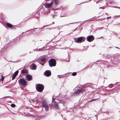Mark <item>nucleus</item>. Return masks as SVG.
<instances>
[{
    "instance_id": "nucleus-1",
    "label": "nucleus",
    "mask_w": 120,
    "mask_h": 120,
    "mask_svg": "<svg viewBox=\"0 0 120 120\" xmlns=\"http://www.w3.org/2000/svg\"><path fill=\"white\" fill-rule=\"evenodd\" d=\"M42 105L44 107L46 111H47L49 109V107L50 106V105L47 103L46 102L43 101H42Z\"/></svg>"
},
{
    "instance_id": "nucleus-2",
    "label": "nucleus",
    "mask_w": 120,
    "mask_h": 120,
    "mask_svg": "<svg viewBox=\"0 0 120 120\" xmlns=\"http://www.w3.org/2000/svg\"><path fill=\"white\" fill-rule=\"evenodd\" d=\"M49 64L51 67L55 66L56 62L55 60L53 59L50 60L49 61Z\"/></svg>"
},
{
    "instance_id": "nucleus-3",
    "label": "nucleus",
    "mask_w": 120,
    "mask_h": 120,
    "mask_svg": "<svg viewBox=\"0 0 120 120\" xmlns=\"http://www.w3.org/2000/svg\"><path fill=\"white\" fill-rule=\"evenodd\" d=\"M44 88V86L42 85L39 84L37 85L36 89L38 91L41 92L43 90Z\"/></svg>"
},
{
    "instance_id": "nucleus-4",
    "label": "nucleus",
    "mask_w": 120,
    "mask_h": 120,
    "mask_svg": "<svg viewBox=\"0 0 120 120\" xmlns=\"http://www.w3.org/2000/svg\"><path fill=\"white\" fill-rule=\"evenodd\" d=\"M85 38L84 37H80L77 39H75V42H83L85 41Z\"/></svg>"
},
{
    "instance_id": "nucleus-5",
    "label": "nucleus",
    "mask_w": 120,
    "mask_h": 120,
    "mask_svg": "<svg viewBox=\"0 0 120 120\" xmlns=\"http://www.w3.org/2000/svg\"><path fill=\"white\" fill-rule=\"evenodd\" d=\"M19 83L20 85L21 83L22 85L25 86L26 85V82L24 79H20Z\"/></svg>"
},
{
    "instance_id": "nucleus-6",
    "label": "nucleus",
    "mask_w": 120,
    "mask_h": 120,
    "mask_svg": "<svg viewBox=\"0 0 120 120\" xmlns=\"http://www.w3.org/2000/svg\"><path fill=\"white\" fill-rule=\"evenodd\" d=\"M94 36L92 35H90L88 36L87 38V41L89 42H90L94 40Z\"/></svg>"
},
{
    "instance_id": "nucleus-7",
    "label": "nucleus",
    "mask_w": 120,
    "mask_h": 120,
    "mask_svg": "<svg viewBox=\"0 0 120 120\" xmlns=\"http://www.w3.org/2000/svg\"><path fill=\"white\" fill-rule=\"evenodd\" d=\"M45 75L47 76H49L51 74V71L49 70H46L44 72Z\"/></svg>"
},
{
    "instance_id": "nucleus-8",
    "label": "nucleus",
    "mask_w": 120,
    "mask_h": 120,
    "mask_svg": "<svg viewBox=\"0 0 120 120\" xmlns=\"http://www.w3.org/2000/svg\"><path fill=\"white\" fill-rule=\"evenodd\" d=\"M52 1L50 3H45V6L46 8H50L52 7Z\"/></svg>"
},
{
    "instance_id": "nucleus-9",
    "label": "nucleus",
    "mask_w": 120,
    "mask_h": 120,
    "mask_svg": "<svg viewBox=\"0 0 120 120\" xmlns=\"http://www.w3.org/2000/svg\"><path fill=\"white\" fill-rule=\"evenodd\" d=\"M52 105L53 107L55 109H59V107L57 103H54L53 104H52Z\"/></svg>"
},
{
    "instance_id": "nucleus-10",
    "label": "nucleus",
    "mask_w": 120,
    "mask_h": 120,
    "mask_svg": "<svg viewBox=\"0 0 120 120\" xmlns=\"http://www.w3.org/2000/svg\"><path fill=\"white\" fill-rule=\"evenodd\" d=\"M26 79L28 81H30L32 79V76L30 75H26Z\"/></svg>"
},
{
    "instance_id": "nucleus-11",
    "label": "nucleus",
    "mask_w": 120,
    "mask_h": 120,
    "mask_svg": "<svg viewBox=\"0 0 120 120\" xmlns=\"http://www.w3.org/2000/svg\"><path fill=\"white\" fill-rule=\"evenodd\" d=\"M19 71H16L14 74L13 75L12 77V79H14L16 77V76L18 75Z\"/></svg>"
},
{
    "instance_id": "nucleus-12",
    "label": "nucleus",
    "mask_w": 120,
    "mask_h": 120,
    "mask_svg": "<svg viewBox=\"0 0 120 120\" xmlns=\"http://www.w3.org/2000/svg\"><path fill=\"white\" fill-rule=\"evenodd\" d=\"M84 89H80L78 90L77 91H76V93H79V92H82L84 91Z\"/></svg>"
},
{
    "instance_id": "nucleus-13",
    "label": "nucleus",
    "mask_w": 120,
    "mask_h": 120,
    "mask_svg": "<svg viewBox=\"0 0 120 120\" xmlns=\"http://www.w3.org/2000/svg\"><path fill=\"white\" fill-rule=\"evenodd\" d=\"M31 67L32 68L31 69L32 70L35 69L36 68V65L34 64H32Z\"/></svg>"
},
{
    "instance_id": "nucleus-14",
    "label": "nucleus",
    "mask_w": 120,
    "mask_h": 120,
    "mask_svg": "<svg viewBox=\"0 0 120 120\" xmlns=\"http://www.w3.org/2000/svg\"><path fill=\"white\" fill-rule=\"evenodd\" d=\"M46 60V58L45 57L41 58L40 59V60L41 61H44Z\"/></svg>"
},
{
    "instance_id": "nucleus-15",
    "label": "nucleus",
    "mask_w": 120,
    "mask_h": 120,
    "mask_svg": "<svg viewBox=\"0 0 120 120\" xmlns=\"http://www.w3.org/2000/svg\"><path fill=\"white\" fill-rule=\"evenodd\" d=\"M7 26L9 27H12V25L8 23H7Z\"/></svg>"
},
{
    "instance_id": "nucleus-16",
    "label": "nucleus",
    "mask_w": 120,
    "mask_h": 120,
    "mask_svg": "<svg viewBox=\"0 0 120 120\" xmlns=\"http://www.w3.org/2000/svg\"><path fill=\"white\" fill-rule=\"evenodd\" d=\"M27 72L26 70H23L21 71V72L22 73H26Z\"/></svg>"
},
{
    "instance_id": "nucleus-17",
    "label": "nucleus",
    "mask_w": 120,
    "mask_h": 120,
    "mask_svg": "<svg viewBox=\"0 0 120 120\" xmlns=\"http://www.w3.org/2000/svg\"><path fill=\"white\" fill-rule=\"evenodd\" d=\"M56 4H57L59 3V0H54Z\"/></svg>"
},
{
    "instance_id": "nucleus-18",
    "label": "nucleus",
    "mask_w": 120,
    "mask_h": 120,
    "mask_svg": "<svg viewBox=\"0 0 120 120\" xmlns=\"http://www.w3.org/2000/svg\"><path fill=\"white\" fill-rule=\"evenodd\" d=\"M11 107H15V105L14 104H11Z\"/></svg>"
},
{
    "instance_id": "nucleus-19",
    "label": "nucleus",
    "mask_w": 120,
    "mask_h": 120,
    "mask_svg": "<svg viewBox=\"0 0 120 120\" xmlns=\"http://www.w3.org/2000/svg\"><path fill=\"white\" fill-rule=\"evenodd\" d=\"M76 74L75 72H74L72 74V75L73 76H75L76 75Z\"/></svg>"
},
{
    "instance_id": "nucleus-20",
    "label": "nucleus",
    "mask_w": 120,
    "mask_h": 120,
    "mask_svg": "<svg viewBox=\"0 0 120 120\" xmlns=\"http://www.w3.org/2000/svg\"><path fill=\"white\" fill-rule=\"evenodd\" d=\"M2 81L4 80V79L3 78H2L1 79Z\"/></svg>"
},
{
    "instance_id": "nucleus-21",
    "label": "nucleus",
    "mask_w": 120,
    "mask_h": 120,
    "mask_svg": "<svg viewBox=\"0 0 120 120\" xmlns=\"http://www.w3.org/2000/svg\"><path fill=\"white\" fill-rule=\"evenodd\" d=\"M54 100V99H52V102H53V101Z\"/></svg>"
}]
</instances>
